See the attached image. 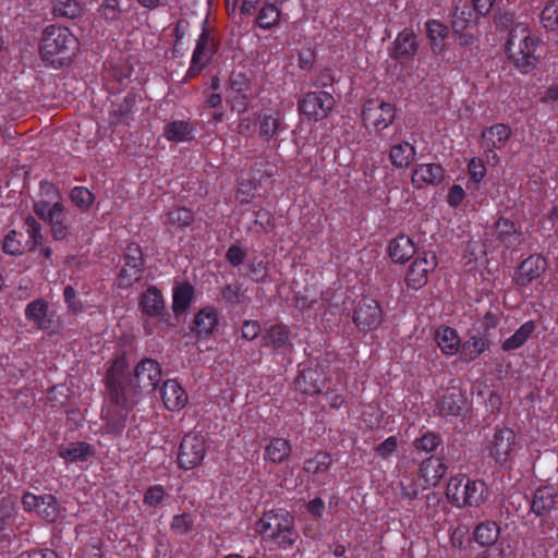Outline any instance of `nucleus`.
Returning a JSON list of instances; mask_svg holds the SVG:
<instances>
[{"label":"nucleus","mask_w":558,"mask_h":558,"mask_svg":"<svg viewBox=\"0 0 558 558\" xmlns=\"http://www.w3.org/2000/svg\"><path fill=\"white\" fill-rule=\"evenodd\" d=\"M161 375L160 364L149 357L141 360L131 374L126 354L120 353L112 361L105 376L110 402L126 407L136 405L143 393L156 390Z\"/></svg>","instance_id":"nucleus-1"},{"label":"nucleus","mask_w":558,"mask_h":558,"mask_svg":"<svg viewBox=\"0 0 558 558\" xmlns=\"http://www.w3.org/2000/svg\"><path fill=\"white\" fill-rule=\"evenodd\" d=\"M541 39L531 34L525 23H517L508 34L505 51L521 74L532 73L539 63V56L536 53Z\"/></svg>","instance_id":"nucleus-2"},{"label":"nucleus","mask_w":558,"mask_h":558,"mask_svg":"<svg viewBox=\"0 0 558 558\" xmlns=\"http://www.w3.org/2000/svg\"><path fill=\"white\" fill-rule=\"evenodd\" d=\"M78 47V39L68 27L49 25L43 32L39 49L43 60L61 68L71 63Z\"/></svg>","instance_id":"nucleus-3"},{"label":"nucleus","mask_w":558,"mask_h":558,"mask_svg":"<svg viewBox=\"0 0 558 558\" xmlns=\"http://www.w3.org/2000/svg\"><path fill=\"white\" fill-rule=\"evenodd\" d=\"M446 496L457 508H480L488 500L489 490L484 481L459 474L450 477L446 487Z\"/></svg>","instance_id":"nucleus-4"},{"label":"nucleus","mask_w":558,"mask_h":558,"mask_svg":"<svg viewBox=\"0 0 558 558\" xmlns=\"http://www.w3.org/2000/svg\"><path fill=\"white\" fill-rule=\"evenodd\" d=\"M341 364L337 353H326L315 366L310 365L300 371L295 379L296 390L307 396L319 395L325 384L330 380V374L340 371Z\"/></svg>","instance_id":"nucleus-5"},{"label":"nucleus","mask_w":558,"mask_h":558,"mask_svg":"<svg viewBox=\"0 0 558 558\" xmlns=\"http://www.w3.org/2000/svg\"><path fill=\"white\" fill-rule=\"evenodd\" d=\"M397 109L395 105L379 99H368L362 108V122L366 130L373 131L375 137L389 140L387 130L393 124Z\"/></svg>","instance_id":"nucleus-6"},{"label":"nucleus","mask_w":558,"mask_h":558,"mask_svg":"<svg viewBox=\"0 0 558 558\" xmlns=\"http://www.w3.org/2000/svg\"><path fill=\"white\" fill-rule=\"evenodd\" d=\"M34 213L39 219L50 226L51 236L54 241H65L71 236V225L68 218L69 210L62 203L36 202L34 204Z\"/></svg>","instance_id":"nucleus-7"},{"label":"nucleus","mask_w":558,"mask_h":558,"mask_svg":"<svg viewBox=\"0 0 558 558\" xmlns=\"http://www.w3.org/2000/svg\"><path fill=\"white\" fill-rule=\"evenodd\" d=\"M145 271V258L142 247L134 242L126 245L123 253V264L120 268L117 282L121 289H128L138 282Z\"/></svg>","instance_id":"nucleus-8"},{"label":"nucleus","mask_w":558,"mask_h":558,"mask_svg":"<svg viewBox=\"0 0 558 558\" xmlns=\"http://www.w3.org/2000/svg\"><path fill=\"white\" fill-rule=\"evenodd\" d=\"M352 320L363 333L377 330L384 322L380 303L371 298H363L353 310Z\"/></svg>","instance_id":"nucleus-9"},{"label":"nucleus","mask_w":558,"mask_h":558,"mask_svg":"<svg viewBox=\"0 0 558 558\" xmlns=\"http://www.w3.org/2000/svg\"><path fill=\"white\" fill-rule=\"evenodd\" d=\"M336 100L328 92H310L299 100V111L310 121L325 119L333 109Z\"/></svg>","instance_id":"nucleus-10"},{"label":"nucleus","mask_w":558,"mask_h":558,"mask_svg":"<svg viewBox=\"0 0 558 558\" xmlns=\"http://www.w3.org/2000/svg\"><path fill=\"white\" fill-rule=\"evenodd\" d=\"M140 308L144 315L149 318H157L158 324L162 326V330L174 327L172 316L166 311L165 299L156 287L150 286L143 292L140 300Z\"/></svg>","instance_id":"nucleus-11"},{"label":"nucleus","mask_w":558,"mask_h":558,"mask_svg":"<svg viewBox=\"0 0 558 558\" xmlns=\"http://www.w3.org/2000/svg\"><path fill=\"white\" fill-rule=\"evenodd\" d=\"M437 256L434 252H423L411 263L405 274V284L409 289L420 290L428 281V274L437 267Z\"/></svg>","instance_id":"nucleus-12"},{"label":"nucleus","mask_w":558,"mask_h":558,"mask_svg":"<svg viewBox=\"0 0 558 558\" xmlns=\"http://www.w3.org/2000/svg\"><path fill=\"white\" fill-rule=\"evenodd\" d=\"M468 398L454 387L448 388L436 399V412L441 418L465 417L468 413Z\"/></svg>","instance_id":"nucleus-13"},{"label":"nucleus","mask_w":558,"mask_h":558,"mask_svg":"<svg viewBox=\"0 0 558 558\" xmlns=\"http://www.w3.org/2000/svg\"><path fill=\"white\" fill-rule=\"evenodd\" d=\"M517 445V435L510 427L497 426L489 442V456L499 465H505L511 457Z\"/></svg>","instance_id":"nucleus-14"},{"label":"nucleus","mask_w":558,"mask_h":558,"mask_svg":"<svg viewBox=\"0 0 558 558\" xmlns=\"http://www.w3.org/2000/svg\"><path fill=\"white\" fill-rule=\"evenodd\" d=\"M205 452L204 438L196 434H187L179 447L178 464L181 469L192 470L203 461Z\"/></svg>","instance_id":"nucleus-15"},{"label":"nucleus","mask_w":558,"mask_h":558,"mask_svg":"<svg viewBox=\"0 0 558 558\" xmlns=\"http://www.w3.org/2000/svg\"><path fill=\"white\" fill-rule=\"evenodd\" d=\"M547 268V260L542 255H530L523 259L514 272V281L520 287H526L539 278Z\"/></svg>","instance_id":"nucleus-16"},{"label":"nucleus","mask_w":558,"mask_h":558,"mask_svg":"<svg viewBox=\"0 0 558 558\" xmlns=\"http://www.w3.org/2000/svg\"><path fill=\"white\" fill-rule=\"evenodd\" d=\"M492 236L498 242L497 246L512 248L521 243V232L515 222L509 218L500 217L492 226Z\"/></svg>","instance_id":"nucleus-17"},{"label":"nucleus","mask_w":558,"mask_h":558,"mask_svg":"<svg viewBox=\"0 0 558 558\" xmlns=\"http://www.w3.org/2000/svg\"><path fill=\"white\" fill-rule=\"evenodd\" d=\"M391 140H385L389 143L388 158L396 169H407L415 159L416 148L408 141H396L393 136H388Z\"/></svg>","instance_id":"nucleus-18"},{"label":"nucleus","mask_w":558,"mask_h":558,"mask_svg":"<svg viewBox=\"0 0 558 558\" xmlns=\"http://www.w3.org/2000/svg\"><path fill=\"white\" fill-rule=\"evenodd\" d=\"M558 504V488L553 485L539 486L535 489L531 500V512L543 517L556 508Z\"/></svg>","instance_id":"nucleus-19"},{"label":"nucleus","mask_w":558,"mask_h":558,"mask_svg":"<svg viewBox=\"0 0 558 558\" xmlns=\"http://www.w3.org/2000/svg\"><path fill=\"white\" fill-rule=\"evenodd\" d=\"M420 48V40L412 28L405 27L397 34L392 43V59L413 58Z\"/></svg>","instance_id":"nucleus-20"},{"label":"nucleus","mask_w":558,"mask_h":558,"mask_svg":"<svg viewBox=\"0 0 558 558\" xmlns=\"http://www.w3.org/2000/svg\"><path fill=\"white\" fill-rule=\"evenodd\" d=\"M489 348L490 340L485 333L481 331L471 333L465 341H461L460 360L464 363H471L489 350Z\"/></svg>","instance_id":"nucleus-21"},{"label":"nucleus","mask_w":558,"mask_h":558,"mask_svg":"<svg viewBox=\"0 0 558 558\" xmlns=\"http://www.w3.org/2000/svg\"><path fill=\"white\" fill-rule=\"evenodd\" d=\"M511 136V129L505 123H496L482 132V145L485 153L501 149Z\"/></svg>","instance_id":"nucleus-22"},{"label":"nucleus","mask_w":558,"mask_h":558,"mask_svg":"<svg viewBox=\"0 0 558 558\" xmlns=\"http://www.w3.org/2000/svg\"><path fill=\"white\" fill-rule=\"evenodd\" d=\"M256 531L262 535L264 548L274 550L279 535V514L276 510L266 511L263 518L256 523Z\"/></svg>","instance_id":"nucleus-23"},{"label":"nucleus","mask_w":558,"mask_h":558,"mask_svg":"<svg viewBox=\"0 0 558 558\" xmlns=\"http://www.w3.org/2000/svg\"><path fill=\"white\" fill-rule=\"evenodd\" d=\"M426 37L430 45V50L435 54H440L447 50V38L449 27L439 20L429 19L425 23Z\"/></svg>","instance_id":"nucleus-24"},{"label":"nucleus","mask_w":558,"mask_h":558,"mask_svg":"<svg viewBox=\"0 0 558 558\" xmlns=\"http://www.w3.org/2000/svg\"><path fill=\"white\" fill-rule=\"evenodd\" d=\"M161 398L165 407L170 411H179L187 402L186 391L173 379H168L162 384Z\"/></svg>","instance_id":"nucleus-25"},{"label":"nucleus","mask_w":558,"mask_h":558,"mask_svg":"<svg viewBox=\"0 0 558 558\" xmlns=\"http://www.w3.org/2000/svg\"><path fill=\"white\" fill-rule=\"evenodd\" d=\"M447 464L442 457L430 456L420 465V476L427 486H436L447 472Z\"/></svg>","instance_id":"nucleus-26"},{"label":"nucleus","mask_w":558,"mask_h":558,"mask_svg":"<svg viewBox=\"0 0 558 558\" xmlns=\"http://www.w3.org/2000/svg\"><path fill=\"white\" fill-rule=\"evenodd\" d=\"M435 341L446 356L459 354L461 338L458 331L449 326H440L435 330Z\"/></svg>","instance_id":"nucleus-27"},{"label":"nucleus","mask_w":558,"mask_h":558,"mask_svg":"<svg viewBox=\"0 0 558 558\" xmlns=\"http://www.w3.org/2000/svg\"><path fill=\"white\" fill-rule=\"evenodd\" d=\"M218 325V313L216 308L206 306L202 308L194 317L191 331L197 337L210 336Z\"/></svg>","instance_id":"nucleus-28"},{"label":"nucleus","mask_w":558,"mask_h":558,"mask_svg":"<svg viewBox=\"0 0 558 558\" xmlns=\"http://www.w3.org/2000/svg\"><path fill=\"white\" fill-rule=\"evenodd\" d=\"M415 244L413 240L404 234L392 239L388 245V255L396 264H404L415 254Z\"/></svg>","instance_id":"nucleus-29"},{"label":"nucleus","mask_w":558,"mask_h":558,"mask_svg":"<svg viewBox=\"0 0 558 558\" xmlns=\"http://www.w3.org/2000/svg\"><path fill=\"white\" fill-rule=\"evenodd\" d=\"M536 328L537 324L535 320H526L510 337L501 342V350L509 353L521 349L535 333Z\"/></svg>","instance_id":"nucleus-30"},{"label":"nucleus","mask_w":558,"mask_h":558,"mask_svg":"<svg viewBox=\"0 0 558 558\" xmlns=\"http://www.w3.org/2000/svg\"><path fill=\"white\" fill-rule=\"evenodd\" d=\"M412 178L416 182L438 185L445 178V169L440 163H420L413 169Z\"/></svg>","instance_id":"nucleus-31"},{"label":"nucleus","mask_w":558,"mask_h":558,"mask_svg":"<svg viewBox=\"0 0 558 558\" xmlns=\"http://www.w3.org/2000/svg\"><path fill=\"white\" fill-rule=\"evenodd\" d=\"M194 287L185 281L173 288L172 312L175 318H179L190 307L194 299Z\"/></svg>","instance_id":"nucleus-32"},{"label":"nucleus","mask_w":558,"mask_h":558,"mask_svg":"<svg viewBox=\"0 0 558 558\" xmlns=\"http://www.w3.org/2000/svg\"><path fill=\"white\" fill-rule=\"evenodd\" d=\"M500 536V526L497 522L486 520L480 522L473 531L474 541L482 547L490 549Z\"/></svg>","instance_id":"nucleus-33"},{"label":"nucleus","mask_w":558,"mask_h":558,"mask_svg":"<svg viewBox=\"0 0 558 558\" xmlns=\"http://www.w3.org/2000/svg\"><path fill=\"white\" fill-rule=\"evenodd\" d=\"M58 454L68 462H85L94 456V447L85 441L71 442L61 446Z\"/></svg>","instance_id":"nucleus-34"},{"label":"nucleus","mask_w":558,"mask_h":558,"mask_svg":"<svg viewBox=\"0 0 558 558\" xmlns=\"http://www.w3.org/2000/svg\"><path fill=\"white\" fill-rule=\"evenodd\" d=\"M116 409L109 411L106 418L105 429L107 434L119 436L126 426L129 412L135 407H126L120 403H113Z\"/></svg>","instance_id":"nucleus-35"},{"label":"nucleus","mask_w":558,"mask_h":558,"mask_svg":"<svg viewBox=\"0 0 558 558\" xmlns=\"http://www.w3.org/2000/svg\"><path fill=\"white\" fill-rule=\"evenodd\" d=\"M48 303L43 299H37L27 304L25 317L36 324L38 329L47 330L51 327V319L48 318Z\"/></svg>","instance_id":"nucleus-36"},{"label":"nucleus","mask_w":558,"mask_h":558,"mask_svg":"<svg viewBox=\"0 0 558 558\" xmlns=\"http://www.w3.org/2000/svg\"><path fill=\"white\" fill-rule=\"evenodd\" d=\"M360 420L366 429L378 430L384 426L385 411L379 403L371 402L363 407Z\"/></svg>","instance_id":"nucleus-37"},{"label":"nucleus","mask_w":558,"mask_h":558,"mask_svg":"<svg viewBox=\"0 0 558 558\" xmlns=\"http://www.w3.org/2000/svg\"><path fill=\"white\" fill-rule=\"evenodd\" d=\"M194 128L185 121H173L165 125L163 134L171 142H186L193 138Z\"/></svg>","instance_id":"nucleus-38"},{"label":"nucleus","mask_w":558,"mask_h":558,"mask_svg":"<svg viewBox=\"0 0 558 558\" xmlns=\"http://www.w3.org/2000/svg\"><path fill=\"white\" fill-rule=\"evenodd\" d=\"M476 15L478 14L475 12L473 5L466 2L459 3L452 16V27L454 32L460 33L466 29L468 26L476 20Z\"/></svg>","instance_id":"nucleus-39"},{"label":"nucleus","mask_w":558,"mask_h":558,"mask_svg":"<svg viewBox=\"0 0 558 558\" xmlns=\"http://www.w3.org/2000/svg\"><path fill=\"white\" fill-rule=\"evenodd\" d=\"M29 240L25 234L16 230H11L4 238L2 248L10 255H21L28 251Z\"/></svg>","instance_id":"nucleus-40"},{"label":"nucleus","mask_w":558,"mask_h":558,"mask_svg":"<svg viewBox=\"0 0 558 558\" xmlns=\"http://www.w3.org/2000/svg\"><path fill=\"white\" fill-rule=\"evenodd\" d=\"M332 463L330 454L327 452H317L313 458L304 461L305 473L313 476L326 474Z\"/></svg>","instance_id":"nucleus-41"},{"label":"nucleus","mask_w":558,"mask_h":558,"mask_svg":"<svg viewBox=\"0 0 558 558\" xmlns=\"http://www.w3.org/2000/svg\"><path fill=\"white\" fill-rule=\"evenodd\" d=\"M441 444V437L438 433L426 430L413 441V448L417 452L429 453L435 451Z\"/></svg>","instance_id":"nucleus-42"},{"label":"nucleus","mask_w":558,"mask_h":558,"mask_svg":"<svg viewBox=\"0 0 558 558\" xmlns=\"http://www.w3.org/2000/svg\"><path fill=\"white\" fill-rule=\"evenodd\" d=\"M37 513L48 522H54L59 515V507L53 495L46 494L40 496V504Z\"/></svg>","instance_id":"nucleus-43"},{"label":"nucleus","mask_w":558,"mask_h":558,"mask_svg":"<svg viewBox=\"0 0 558 558\" xmlns=\"http://www.w3.org/2000/svg\"><path fill=\"white\" fill-rule=\"evenodd\" d=\"M52 12L58 17L75 19L80 16L82 8L76 0H54Z\"/></svg>","instance_id":"nucleus-44"},{"label":"nucleus","mask_w":558,"mask_h":558,"mask_svg":"<svg viewBox=\"0 0 558 558\" xmlns=\"http://www.w3.org/2000/svg\"><path fill=\"white\" fill-rule=\"evenodd\" d=\"M229 88L234 93V98H241L243 101L247 99V90L250 89V82L246 75L242 72L233 71L229 77ZM245 106V102H242Z\"/></svg>","instance_id":"nucleus-45"},{"label":"nucleus","mask_w":558,"mask_h":558,"mask_svg":"<svg viewBox=\"0 0 558 558\" xmlns=\"http://www.w3.org/2000/svg\"><path fill=\"white\" fill-rule=\"evenodd\" d=\"M24 225L27 233L26 239L29 240L28 251H35L36 247L41 245L44 241L41 225L33 216H27Z\"/></svg>","instance_id":"nucleus-46"},{"label":"nucleus","mask_w":558,"mask_h":558,"mask_svg":"<svg viewBox=\"0 0 558 558\" xmlns=\"http://www.w3.org/2000/svg\"><path fill=\"white\" fill-rule=\"evenodd\" d=\"M256 23L260 28L269 29L279 23V9L276 4H266L256 17Z\"/></svg>","instance_id":"nucleus-47"},{"label":"nucleus","mask_w":558,"mask_h":558,"mask_svg":"<svg viewBox=\"0 0 558 558\" xmlns=\"http://www.w3.org/2000/svg\"><path fill=\"white\" fill-rule=\"evenodd\" d=\"M211 38L206 28L201 33L196 47L194 49V63L196 60L208 61L213 54V43Z\"/></svg>","instance_id":"nucleus-48"},{"label":"nucleus","mask_w":558,"mask_h":558,"mask_svg":"<svg viewBox=\"0 0 558 558\" xmlns=\"http://www.w3.org/2000/svg\"><path fill=\"white\" fill-rule=\"evenodd\" d=\"M194 220L193 213L185 208V207H179L173 210H170L167 214V223L178 227V228H185L192 223Z\"/></svg>","instance_id":"nucleus-49"},{"label":"nucleus","mask_w":558,"mask_h":558,"mask_svg":"<svg viewBox=\"0 0 558 558\" xmlns=\"http://www.w3.org/2000/svg\"><path fill=\"white\" fill-rule=\"evenodd\" d=\"M71 201L82 210H87L95 201L94 194L85 186H75L70 192Z\"/></svg>","instance_id":"nucleus-50"},{"label":"nucleus","mask_w":558,"mask_h":558,"mask_svg":"<svg viewBox=\"0 0 558 558\" xmlns=\"http://www.w3.org/2000/svg\"><path fill=\"white\" fill-rule=\"evenodd\" d=\"M466 169L470 182L477 187L486 177V167L483 159L480 157L471 158L466 165Z\"/></svg>","instance_id":"nucleus-51"},{"label":"nucleus","mask_w":558,"mask_h":558,"mask_svg":"<svg viewBox=\"0 0 558 558\" xmlns=\"http://www.w3.org/2000/svg\"><path fill=\"white\" fill-rule=\"evenodd\" d=\"M541 20L545 28L555 29L558 26V0H550L541 13Z\"/></svg>","instance_id":"nucleus-52"},{"label":"nucleus","mask_w":558,"mask_h":558,"mask_svg":"<svg viewBox=\"0 0 558 558\" xmlns=\"http://www.w3.org/2000/svg\"><path fill=\"white\" fill-rule=\"evenodd\" d=\"M135 106V97L133 95H128L120 105L114 108L111 116V123L118 124L121 123L126 117L132 112Z\"/></svg>","instance_id":"nucleus-53"},{"label":"nucleus","mask_w":558,"mask_h":558,"mask_svg":"<svg viewBox=\"0 0 558 558\" xmlns=\"http://www.w3.org/2000/svg\"><path fill=\"white\" fill-rule=\"evenodd\" d=\"M171 530L180 535L187 534L192 532L194 527V520L192 514L190 513H182V514H175L172 519V522L170 524Z\"/></svg>","instance_id":"nucleus-54"},{"label":"nucleus","mask_w":558,"mask_h":558,"mask_svg":"<svg viewBox=\"0 0 558 558\" xmlns=\"http://www.w3.org/2000/svg\"><path fill=\"white\" fill-rule=\"evenodd\" d=\"M15 514L14 505L9 500H2L0 504V533L12 525Z\"/></svg>","instance_id":"nucleus-55"},{"label":"nucleus","mask_w":558,"mask_h":558,"mask_svg":"<svg viewBox=\"0 0 558 558\" xmlns=\"http://www.w3.org/2000/svg\"><path fill=\"white\" fill-rule=\"evenodd\" d=\"M243 275L256 282L262 281L267 275L266 266L263 260H252L244 266Z\"/></svg>","instance_id":"nucleus-56"},{"label":"nucleus","mask_w":558,"mask_h":558,"mask_svg":"<svg viewBox=\"0 0 558 558\" xmlns=\"http://www.w3.org/2000/svg\"><path fill=\"white\" fill-rule=\"evenodd\" d=\"M166 496V490L161 485H154L145 492L143 502L149 507H154L161 504Z\"/></svg>","instance_id":"nucleus-57"},{"label":"nucleus","mask_w":558,"mask_h":558,"mask_svg":"<svg viewBox=\"0 0 558 558\" xmlns=\"http://www.w3.org/2000/svg\"><path fill=\"white\" fill-rule=\"evenodd\" d=\"M398 444V438L396 436H389L375 448V452L381 459H389L397 452Z\"/></svg>","instance_id":"nucleus-58"},{"label":"nucleus","mask_w":558,"mask_h":558,"mask_svg":"<svg viewBox=\"0 0 558 558\" xmlns=\"http://www.w3.org/2000/svg\"><path fill=\"white\" fill-rule=\"evenodd\" d=\"M465 197L466 193L464 189L459 184H453L448 190L446 202L449 205V207L456 209L462 205Z\"/></svg>","instance_id":"nucleus-59"},{"label":"nucleus","mask_w":558,"mask_h":558,"mask_svg":"<svg viewBox=\"0 0 558 558\" xmlns=\"http://www.w3.org/2000/svg\"><path fill=\"white\" fill-rule=\"evenodd\" d=\"M63 296L70 312L77 314L83 311V305L76 300V291L72 286H66L64 288Z\"/></svg>","instance_id":"nucleus-60"},{"label":"nucleus","mask_w":558,"mask_h":558,"mask_svg":"<svg viewBox=\"0 0 558 558\" xmlns=\"http://www.w3.org/2000/svg\"><path fill=\"white\" fill-rule=\"evenodd\" d=\"M100 15L105 20L114 21L119 19L120 10L118 8V1L117 0H107L105 3L101 4L99 9Z\"/></svg>","instance_id":"nucleus-61"},{"label":"nucleus","mask_w":558,"mask_h":558,"mask_svg":"<svg viewBox=\"0 0 558 558\" xmlns=\"http://www.w3.org/2000/svg\"><path fill=\"white\" fill-rule=\"evenodd\" d=\"M279 128V120L277 118L265 116L260 121L259 132L263 136H272Z\"/></svg>","instance_id":"nucleus-62"},{"label":"nucleus","mask_w":558,"mask_h":558,"mask_svg":"<svg viewBox=\"0 0 558 558\" xmlns=\"http://www.w3.org/2000/svg\"><path fill=\"white\" fill-rule=\"evenodd\" d=\"M222 298L231 304H238L241 302L243 294L241 293L238 284H227L222 289Z\"/></svg>","instance_id":"nucleus-63"},{"label":"nucleus","mask_w":558,"mask_h":558,"mask_svg":"<svg viewBox=\"0 0 558 558\" xmlns=\"http://www.w3.org/2000/svg\"><path fill=\"white\" fill-rule=\"evenodd\" d=\"M245 256V251L235 244L231 245L226 254L228 262L234 267L241 265Z\"/></svg>","instance_id":"nucleus-64"}]
</instances>
